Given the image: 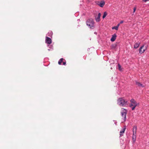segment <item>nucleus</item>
<instances>
[{"label":"nucleus","instance_id":"f257e3e1","mask_svg":"<svg viewBox=\"0 0 149 149\" xmlns=\"http://www.w3.org/2000/svg\"><path fill=\"white\" fill-rule=\"evenodd\" d=\"M128 101L124 97H120L117 100V104L120 106L126 107L127 105Z\"/></svg>","mask_w":149,"mask_h":149},{"label":"nucleus","instance_id":"f03ea898","mask_svg":"<svg viewBox=\"0 0 149 149\" xmlns=\"http://www.w3.org/2000/svg\"><path fill=\"white\" fill-rule=\"evenodd\" d=\"M130 107L132 108V110H134L135 107L139 105V103L134 99H132L130 100Z\"/></svg>","mask_w":149,"mask_h":149},{"label":"nucleus","instance_id":"7ed1b4c3","mask_svg":"<svg viewBox=\"0 0 149 149\" xmlns=\"http://www.w3.org/2000/svg\"><path fill=\"white\" fill-rule=\"evenodd\" d=\"M94 21L92 19H88L86 22V24L91 28L93 29L94 26Z\"/></svg>","mask_w":149,"mask_h":149},{"label":"nucleus","instance_id":"20e7f679","mask_svg":"<svg viewBox=\"0 0 149 149\" xmlns=\"http://www.w3.org/2000/svg\"><path fill=\"white\" fill-rule=\"evenodd\" d=\"M147 46H145L144 45H142L141 47L139 49V53L140 54H141L143 53L147 49Z\"/></svg>","mask_w":149,"mask_h":149},{"label":"nucleus","instance_id":"39448f33","mask_svg":"<svg viewBox=\"0 0 149 149\" xmlns=\"http://www.w3.org/2000/svg\"><path fill=\"white\" fill-rule=\"evenodd\" d=\"M45 42L48 44H50L52 43V40L50 38L46 37L45 39Z\"/></svg>","mask_w":149,"mask_h":149},{"label":"nucleus","instance_id":"423d86ee","mask_svg":"<svg viewBox=\"0 0 149 149\" xmlns=\"http://www.w3.org/2000/svg\"><path fill=\"white\" fill-rule=\"evenodd\" d=\"M97 4L100 7H102L105 4V2L104 1H102L99 2Z\"/></svg>","mask_w":149,"mask_h":149},{"label":"nucleus","instance_id":"0eeeda50","mask_svg":"<svg viewBox=\"0 0 149 149\" xmlns=\"http://www.w3.org/2000/svg\"><path fill=\"white\" fill-rule=\"evenodd\" d=\"M116 35L114 34L112 35L111 38V40L112 42L114 41L116 39Z\"/></svg>","mask_w":149,"mask_h":149},{"label":"nucleus","instance_id":"6e6552de","mask_svg":"<svg viewBox=\"0 0 149 149\" xmlns=\"http://www.w3.org/2000/svg\"><path fill=\"white\" fill-rule=\"evenodd\" d=\"M127 113H121V115L123 117L122 119L123 120V121H125L126 119V115Z\"/></svg>","mask_w":149,"mask_h":149},{"label":"nucleus","instance_id":"1a4fd4ad","mask_svg":"<svg viewBox=\"0 0 149 149\" xmlns=\"http://www.w3.org/2000/svg\"><path fill=\"white\" fill-rule=\"evenodd\" d=\"M101 15L100 13H99L98 14V16L97 17H95V20L97 22H99L100 21V18Z\"/></svg>","mask_w":149,"mask_h":149},{"label":"nucleus","instance_id":"9d476101","mask_svg":"<svg viewBox=\"0 0 149 149\" xmlns=\"http://www.w3.org/2000/svg\"><path fill=\"white\" fill-rule=\"evenodd\" d=\"M140 43L139 42H136L135 43L134 45V48L135 49H137L139 46Z\"/></svg>","mask_w":149,"mask_h":149},{"label":"nucleus","instance_id":"9b49d317","mask_svg":"<svg viewBox=\"0 0 149 149\" xmlns=\"http://www.w3.org/2000/svg\"><path fill=\"white\" fill-rule=\"evenodd\" d=\"M126 128V126H124V128L120 131V136H123V135H122V134L124 133Z\"/></svg>","mask_w":149,"mask_h":149},{"label":"nucleus","instance_id":"f8f14e48","mask_svg":"<svg viewBox=\"0 0 149 149\" xmlns=\"http://www.w3.org/2000/svg\"><path fill=\"white\" fill-rule=\"evenodd\" d=\"M136 85L139 87H143L145 86L144 85L141 84L140 82H136Z\"/></svg>","mask_w":149,"mask_h":149},{"label":"nucleus","instance_id":"ddd939ff","mask_svg":"<svg viewBox=\"0 0 149 149\" xmlns=\"http://www.w3.org/2000/svg\"><path fill=\"white\" fill-rule=\"evenodd\" d=\"M127 110L126 109L123 108L122 109L121 113H127Z\"/></svg>","mask_w":149,"mask_h":149},{"label":"nucleus","instance_id":"4468645a","mask_svg":"<svg viewBox=\"0 0 149 149\" xmlns=\"http://www.w3.org/2000/svg\"><path fill=\"white\" fill-rule=\"evenodd\" d=\"M137 127L136 126H134L133 127V132H136Z\"/></svg>","mask_w":149,"mask_h":149},{"label":"nucleus","instance_id":"2eb2a0df","mask_svg":"<svg viewBox=\"0 0 149 149\" xmlns=\"http://www.w3.org/2000/svg\"><path fill=\"white\" fill-rule=\"evenodd\" d=\"M65 60L63 58H61L58 62V63L59 65H61V63L63 62V61Z\"/></svg>","mask_w":149,"mask_h":149},{"label":"nucleus","instance_id":"dca6fc26","mask_svg":"<svg viewBox=\"0 0 149 149\" xmlns=\"http://www.w3.org/2000/svg\"><path fill=\"white\" fill-rule=\"evenodd\" d=\"M136 136H132V140L133 142V143H135L136 140Z\"/></svg>","mask_w":149,"mask_h":149},{"label":"nucleus","instance_id":"f3484780","mask_svg":"<svg viewBox=\"0 0 149 149\" xmlns=\"http://www.w3.org/2000/svg\"><path fill=\"white\" fill-rule=\"evenodd\" d=\"M107 15V13L106 12H104L103 15L102 17V18L103 19H104V18L106 17Z\"/></svg>","mask_w":149,"mask_h":149},{"label":"nucleus","instance_id":"a211bd4d","mask_svg":"<svg viewBox=\"0 0 149 149\" xmlns=\"http://www.w3.org/2000/svg\"><path fill=\"white\" fill-rule=\"evenodd\" d=\"M112 29H115L116 30H118V27H117L116 26H114L112 27Z\"/></svg>","mask_w":149,"mask_h":149},{"label":"nucleus","instance_id":"6ab92c4d","mask_svg":"<svg viewBox=\"0 0 149 149\" xmlns=\"http://www.w3.org/2000/svg\"><path fill=\"white\" fill-rule=\"evenodd\" d=\"M52 35V31H50L49 32L48 34L47 35L48 36H51Z\"/></svg>","mask_w":149,"mask_h":149},{"label":"nucleus","instance_id":"aec40b11","mask_svg":"<svg viewBox=\"0 0 149 149\" xmlns=\"http://www.w3.org/2000/svg\"><path fill=\"white\" fill-rule=\"evenodd\" d=\"M118 69L120 71H121L122 70V68H121V66L119 64H118Z\"/></svg>","mask_w":149,"mask_h":149},{"label":"nucleus","instance_id":"412c9836","mask_svg":"<svg viewBox=\"0 0 149 149\" xmlns=\"http://www.w3.org/2000/svg\"><path fill=\"white\" fill-rule=\"evenodd\" d=\"M136 132H133V136H136Z\"/></svg>","mask_w":149,"mask_h":149},{"label":"nucleus","instance_id":"4be33fe9","mask_svg":"<svg viewBox=\"0 0 149 149\" xmlns=\"http://www.w3.org/2000/svg\"><path fill=\"white\" fill-rule=\"evenodd\" d=\"M136 7H135L134 8V10H133V12L134 13L136 11Z\"/></svg>","mask_w":149,"mask_h":149},{"label":"nucleus","instance_id":"5701e85b","mask_svg":"<svg viewBox=\"0 0 149 149\" xmlns=\"http://www.w3.org/2000/svg\"><path fill=\"white\" fill-rule=\"evenodd\" d=\"M143 1L144 2H146L149 1V0H143Z\"/></svg>","mask_w":149,"mask_h":149},{"label":"nucleus","instance_id":"b1692460","mask_svg":"<svg viewBox=\"0 0 149 149\" xmlns=\"http://www.w3.org/2000/svg\"><path fill=\"white\" fill-rule=\"evenodd\" d=\"M66 63L65 61V62H63V65H65L66 64Z\"/></svg>","mask_w":149,"mask_h":149},{"label":"nucleus","instance_id":"393cba45","mask_svg":"<svg viewBox=\"0 0 149 149\" xmlns=\"http://www.w3.org/2000/svg\"><path fill=\"white\" fill-rule=\"evenodd\" d=\"M120 23H119V24H118L117 25V26H116L117 27H118H118H119V26H120Z\"/></svg>","mask_w":149,"mask_h":149},{"label":"nucleus","instance_id":"a878e982","mask_svg":"<svg viewBox=\"0 0 149 149\" xmlns=\"http://www.w3.org/2000/svg\"><path fill=\"white\" fill-rule=\"evenodd\" d=\"M123 22V21H121L120 23V24H122Z\"/></svg>","mask_w":149,"mask_h":149},{"label":"nucleus","instance_id":"bb28decb","mask_svg":"<svg viewBox=\"0 0 149 149\" xmlns=\"http://www.w3.org/2000/svg\"><path fill=\"white\" fill-rule=\"evenodd\" d=\"M111 69H112V68H111Z\"/></svg>","mask_w":149,"mask_h":149}]
</instances>
